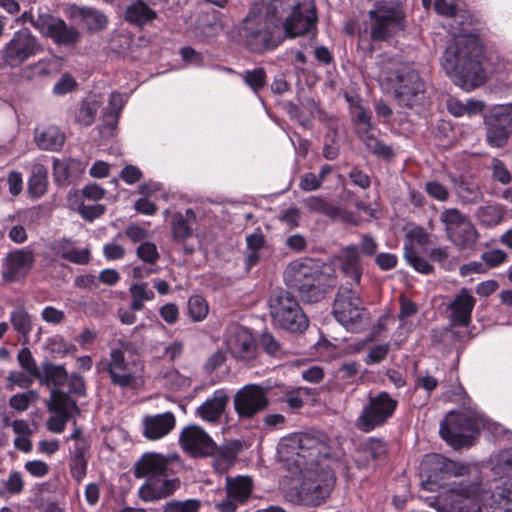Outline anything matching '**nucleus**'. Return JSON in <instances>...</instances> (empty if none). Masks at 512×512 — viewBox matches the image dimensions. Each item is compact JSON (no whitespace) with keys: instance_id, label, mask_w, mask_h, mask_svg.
I'll list each match as a JSON object with an SVG mask.
<instances>
[{"instance_id":"23","label":"nucleus","mask_w":512,"mask_h":512,"mask_svg":"<svg viewBox=\"0 0 512 512\" xmlns=\"http://www.w3.org/2000/svg\"><path fill=\"white\" fill-rule=\"evenodd\" d=\"M476 300L469 294L468 289L462 288L448 305V310L451 311L450 324L451 326L467 327L471 323V314L474 309Z\"/></svg>"},{"instance_id":"47","label":"nucleus","mask_w":512,"mask_h":512,"mask_svg":"<svg viewBox=\"0 0 512 512\" xmlns=\"http://www.w3.org/2000/svg\"><path fill=\"white\" fill-rule=\"evenodd\" d=\"M404 258L417 272L430 274L434 268L411 247L410 243H404Z\"/></svg>"},{"instance_id":"12","label":"nucleus","mask_w":512,"mask_h":512,"mask_svg":"<svg viewBox=\"0 0 512 512\" xmlns=\"http://www.w3.org/2000/svg\"><path fill=\"white\" fill-rule=\"evenodd\" d=\"M478 431L479 423L475 416L450 411L441 421L439 433L453 448H461L471 445L472 434Z\"/></svg>"},{"instance_id":"6","label":"nucleus","mask_w":512,"mask_h":512,"mask_svg":"<svg viewBox=\"0 0 512 512\" xmlns=\"http://www.w3.org/2000/svg\"><path fill=\"white\" fill-rule=\"evenodd\" d=\"M271 316L274 322L292 333H302L309 325V321L294 294L288 289L275 288L269 298Z\"/></svg>"},{"instance_id":"14","label":"nucleus","mask_w":512,"mask_h":512,"mask_svg":"<svg viewBox=\"0 0 512 512\" xmlns=\"http://www.w3.org/2000/svg\"><path fill=\"white\" fill-rule=\"evenodd\" d=\"M486 140L490 146L501 148L512 134V103L494 106L485 115Z\"/></svg>"},{"instance_id":"18","label":"nucleus","mask_w":512,"mask_h":512,"mask_svg":"<svg viewBox=\"0 0 512 512\" xmlns=\"http://www.w3.org/2000/svg\"><path fill=\"white\" fill-rule=\"evenodd\" d=\"M65 15L74 21L83 23L89 33H98L108 26V17L100 10L89 7L70 4L65 9Z\"/></svg>"},{"instance_id":"25","label":"nucleus","mask_w":512,"mask_h":512,"mask_svg":"<svg viewBox=\"0 0 512 512\" xmlns=\"http://www.w3.org/2000/svg\"><path fill=\"white\" fill-rule=\"evenodd\" d=\"M59 68V58L56 55L43 57L35 62L29 63L20 69L19 77L24 81H33L38 78L50 76L57 72Z\"/></svg>"},{"instance_id":"39","label":"nucleus","mask_w":512,"mask_h":512,"mask_svg":"<svg viewBox=\"0 0 512 512\" xmlns=\"http://www.w3.org/2000/svg\"><path fill=\"white\" fill-rule=\"evenodd\" d=\"M101 105V101L96 95H89L84 99L75 114V122L80 126H90L95 120L96 113Z\"/></svg>"},{"instance_id":"20","label":"nucleus","mask_w":512,"mask_h":512,"mask_svg":"<svg viewBox=\"0 0 512 512\" xmlns=\"http://www.w3.org/2000/svg\"><path fill=\"white\" fill-rule=\"evenodd\" d=\"M134 476L155 481L169 475V460L158 453H145L134 464Z\"/></svg>"},{"instance_id":"4","label":"nucleus","mask_w":512,"mask_h":512,"mask_svg":"<svg viewBox=\"0 0 512 512\" xmlns=\"http://www.w3.org/2000/svg\"><path fill=\"white\" fill-rule=\"evenodd\" d=\"M378 80L393 90L401 107L420 113L429 103L425 81L414 68L404 67L392 72L382 69Z\"/></svg>"},{"instance_id":"40","label":"nucleus","mask_w":512,"mask_h":512,"mask_svg":"<svg viewBox=\"0 0 512 512\" xmlns=\"http://www.w3.org/2000/svg\"><path fill=\"white\" fill-rule=\"evenodd\" d=\"M35 140L39 148L55 151L63 145L64 135L56 127H48L37 133Z\"/></svg>"},{"instance_id":"36","label":"nucleus","mask_w":512,"mask_h":512,"mask_svg":"<svg viewBox=\"0 0 512 512\" xmlns=\"http://www.w3.org/2000/svg\"><path fill=\"white\" fill-rule=\"evenodd\" d=\"M230 351L234 358L250 362L257 356V344L249 335H238L231 343Z\"/></svg>"},{"instance_id":"3","label":"nucleus","mask_w":512,"mask_h":512,"mask_svg":"<svg viewBox=\"0 0 512 512\" xmlns=\"http://www.w3.org/2000/svg\"><path fill=\"white\" fill-rule=\"evenodd\" d=\"M284 282L305 303H317L337 284L336 277L320 271L308 261H292L284 271Z\"/></svg>"},{"instance_id":"27","label":"nucleus","mask_w":512,"mask_h":512,"mask_svg":"<svg viewBox=\"0 0 512 512\" xmlns=\"http://www.w3.org/2000/svg\"><path fill=\"white\" fill-rule=\"evenodd\" d=\"M144 435L148 439H158L168 434L175 426V417L171 412L147 416L143 420Z\"/></svg>"},{"instance_id":"58","label":"nucleus","mask_w":512,"mask_h":512,"mask_svg":"<svg viewBox=\"0 0 512 512\" xmlns=\"http://www.w3.org/2000/svg\"><path fill=\"white\" fill-rule=\"evenodd\" d=\"M77 161L73 159L69 160H58L53 161V171L55 181L58 183L66 182L70 177V168L76 165Z\"/></svg>"},{"instance_id":"44","label":"nucleus","mask_w":512,"mask_h":512,"mask_svg":"<svg viewBox=\"0 0 512 512\" xmlns=\"http://www.w3.org/2000/svg\"><path fill=\"white\" fill-rule=\"evenodd\" d=\"M88 456L84 446H77L70 460V471L72 477L79 483L86 476Z\"/></svg>"},{"instance_id":"10","label":"nucleus","mask_w":512,"mask_h":512,"mask_svg":"<svg viewBox=\"0 0 512 512\" xmlns=\"http://www.w3.org/2000/svg\"><path fill=\"white\" fill-rule=\"evenodd\" d=\"M303 470V479L298 490L299 500L307 506H318L331 494L335 476L331 470L321 466L303 468Z\"/></svg>"},{"instance_id":"24","label":"nucleus","mask_w":512,"mask_h":512,"mask_svg":"<svg viewBox=\"0 0 512 512\" xmlns=\"http://www.w3.org/2000/svg\"><path fill=\"white\" fill-rule=\"evenodd\" d=\"M164 479L161 481V478L156 479L155 481L149 480L146 481L138 491V496L145 502L156 501L160 499H165L174 494V492L179 489L181 482L179 478Z\"/></svg>"},{"instance_id":"2","label":"nucleus","mask_w":512,"mask_h":512,"mask_svg":"<svg viewBox=\"0 0 512 512\" xmlns=\"http://www.w3.org/2000/svg\"><path fill=\"white\" fill-rule=\"evenodd\" d=\"M236 30L239 43L257 54L274 50L282 41L276 19L263 5L252 6Z\"/></svg>"},{"instance_id":"28","label":"nucleus","mask_w":512,"mask_h":512,"mask_svg":"<svg viewBox=\"0 0 512 512\" xmlns=\"http://www.w3.org/2000/svg\"><path fill=\"white\" fill-rule=\"evenodd\" d=\"M445 512H481L479 496L470 490H451Z\"/></svg>"},{"instance_id":"48","label":"nucleus","mask_w":512,"mask_h":512,"mask_svg":"<svg viewBox=\"0 0 512 512\" xmlns=\"http://www.w3.org/2000/svg\"><path fill=\"white\" fill-rule=\"evenodd\" d=\"M360 139L367 149L377 157L386 160L393 157L392 148L377 139L371 132L368 135L362 136Z\"/></svg>"},{"instance_id":"22","label":"nucleus","mask_w":512,"mask_h":512,"mask_svg":"<svg viewBox=\"0 0 512 512\" xmlns=\"http://www.w3.org/2000/svg\"><path fill=\"white\" fill-rule=\"evenodd\" d=\"M35 262L34 253L29 249H19L10 252L6 258V266L3 271V279L13 282L19 277H24L32 269Z\"/></svg>"},{"instance_id":"49","label":"nucleus","mask_w":512,"mask_h":512,"mask_svg":"<svg viewBox=\"0 0 512 512\" xmlns=\"http://www.w3.org/2000/svg\"><path fill=\"white\" fill-rule=\"evenodd\" d=\"M241 77L244 83L258 96L259 91L266 85V72L263 68L245 70Z\"/></svg>"},{"instance_id":"57","label":"nucleus","mask_w":512,"mask_h":512,"mask_svg":"<svg viewBox=\"0 0 512 512\" xmlns=\"http://www.w3.org/2000/svg\"><path fill=\"white\" fill-rule=\"evenodd\" d=\"M137 256L148 264H155L160 258L157 247L149 241L142 242L136 249Z\"/></svg>"},{"instance_id":"54","label":"nucleus","mask_w":512,"mask_h":512,"mask_svg":"<svg viewBox=\"0 0 512 512\" xmlns=\"http://www.w3.org/2000/svg\"><path fill=\"white\" fill-rule=\"evenodd\" d=\"M38 393L35 390H28L24 393H18L13 395L9 399V406L16 411H25L28 409L30 403L36 401Z\"/></svg>"},{"instance_id":"26","label":"nucleus","mask_w":512,"mask_h":512,"mask_svg":"<svg viewBox=\"0 0 512 512\" xmlns=\"http://www.w3.org/2000/svg\"><path fill=\"white\" fill-rule=\"evenodd\" d=\"M127 101L119 92H112L109 96L108 105L103 112V123L100 132L103 135L112 136L118 125L120 113Z\"/></svg>"},{"instance_id":"33","label":"nucleus","mask_w":512,"mask_h":512,"mask_svg":"<svg viewBox=\"0 0 512 512\" xmlns=\"http://www.w3.org/2000/svg\"><path fill=\"white\" fill-rule=\"evenodd\" d=\"M10 323L19 335L22 345L29 344V335L33 329V320L31 314L23 305L17 306L10 315Z\"/></svg>"},{"instance_id":"8","label":"nucleus","mask_w":512,"mask_h":512,"mask_svg":"<svg viewBox=\"0 0 512 512\" xmlns=\"http://www.w3.org/2000/svg\"><path fill=\"white\" fill-rule=\"evenodd\" d=\"M370 34L375 41L385 40L404 28L402 0H378L369 11Z\"/></svg>"},{"instance_id":"61","label":"nucleus","mask_w":512,"mask_h":512,"mask_svg":"<svg viewBox=\"0 0 512 512\" xmlns=\"http://www.w3.org/2000/svg\"><path fill=\"white\" fill-rule=\"evenodd\" d=\"M430 237L431 235L422 226H415L407 233L405 243H410L411 247L413 243L425 246L431 242Z\"/></svg>"},{"instance_id":"51","label":"nucleus","mask_w":512,"mask_h":512,"mask_svg":"<svg viewBox=\"0 0 512 512\" xmlns=\"http://www.w3.org/2000/svg\"><path fill=\"white\" fill-rule=\"evenodd\" d=\"M242 448L243 443L240 440L228 441L223 446H218L216 444V451L213 456H216L228 464H231L235 460L237 454L242 450Z\"/></svg>"},{"instance_id":"41","label":"nucleus","mask_w":512,"mask_h":512,"mask_svg":"<svg viewBox=\"0 0 512 512\" xmlns=\"http://www.w3.org/2000/svg\"><path fill=\"white\" fill-rule=\"evenodd\" d=\"M48 411L73 410V413L80 414V408L70 395L59 389H52L50 399L47 403Z\"/></svg>"},{"instance_id":"1","label":"nucleus","mask_w":512,"mask_h":512,"mask_svg":"<svg viewBox=\"0 0 512 512\" xmlns=\"http://www.w3.org/2000/svg\"><path fill=\"white\" fill-rule=\"evenodd\" d=\"M483 58L481 40L475 34H460L447 45L441 66L457 86L469 91L485 82Z\"/></svg>"},{"instance_id":"19","label":"nucleus","mask_w":512,"mask_h":512,"mask_svg":"<svg viewBox=\"0 0 512 512\" xmlns=\"http://www.w3.org/2000/svg\"><path fill=\"white\" fill-rule=\"evenodd\" d=\"M121 349H113L110 354V362L107 371L111 382L121 388H133L137 378L129 368L124 358L123 348L128 346L127 342L120 341Z\"/></svg>"},{"instance_id":"15","label":"nucleus","mask_w":512,"mask_h":512,"mask_svg":"<svg viewBox=\"0 0 512 512\" xmlns=\"http://www.w3.org/2000/svg\"><path fill=\"white\" fill-rule=\"evenodd\" d=\"M35 29L59 46H74L80 39V32L77 28L69 26L63 19L49 13L37 15Z\"/></svg>"},{"instance_id":"21","label":"nucleus","mask_w":512,"mask_h":512,"mask_svg":"<svg viewBox=\"0 0 512 512\" xmlns=\"http://www.w3.org/2000/svg\"><path fill=\"white\" fill-rule=\"evenodd\" d=\"M424 465L429 470L428 481H437L450 476H464L469 472L467 465L455 462L439 454L427 455Z\"/></svg>"},{"instance_id":"30","label":"nucleus","mask_w":512,"mask_h":512,"mask_svg":"<svg viewBox=\"0 0 512 512\" xmlns=\"http://www.w3.org/2000/svg\"><path fill=\"white\" fill-rule=\"evenodd\" d=\"M228 403V396L223 390H218L213 397L207 399L197 408V414L204 420L209 422H217Z\"/></svg>"},{"instance_id":"55","label":"nucleus","mask_w":512,"mask_h":512,"mask_svg":"<svg viewBox=\"0 0 512 512\" xmlns=\"http://www.w3.org/2000/svg\"><path fill=\"white\" fill-rule=\"evenodd\" d=\"M17 359L19 362V365L32 377H39V369L40 367L37 366L35 359L33 358V355L29 348L24 347L22 348L18 355Z\"/></svg>"},{"instance_id":"35","label":"nucleus","mask_w":512,"mask_h":512,"mask_svg":"<svg viewBox=\"0 0 512 512\" xmlns=\"http://www.w3.org/2000/svg\"><path fill=\"white\" fill-rule=\"evenodd\" d=\"M226 491L227 498L244 503L252 493V480L248 476L227 477Z\"/></svg>"},{"instance_id":"52","label":"nucleus","mask_w":512,"mask_h":512,"mask_svg":"<svg viewBox=\"0 0 512 512\" xmlns=\"http://www.w3.org/2000/svg\"><path fill=\"white\" fill-rule=\"evenodd\" d=\"M72 209L78 211L82 218L86 221L92 222L105 212V206L101 204L86 205L79 200L74 199V206Z\"/></svg>"},{"instance_id":"56","label":"nucleus","mask_w":512,"mask_h":512,"mask_svg":"<svg viewBox=\"0 0 512 512\" xmlns=\"http://www.w3.org/2000/svg\"><path fill=\"white\" fill-rule=\"evenodd\" d=\"M455 190L459 197L465 202H476L480 198L478 188L462 179L455 181Z\"/></svg>"},{"instance_id":"32","label":"nucleus","mask_w":512,"mask_h":512,"mask_svg":"<svg viewBox=\"0 0 512 512\" xmlns=\"http://www.w3.org/2000/svg\"><path fill=\"white\" fill-rule=\"evenodd\" d=\"M171 215L170 224H191L211 221V211L206 205H195L183 211H167Z\"/></svg>"},{"instance_id":"53","label":"nucleus","mask_w":512,"mask_h":512,"mask_svg":"<svg viewBox=\"0 0 512 512\" xmlns=\"http://www.w3.org/2000/svg\"><path fill=\"white\" fill-rule=\"evenodd\" d=\"M200 507L201 502L197 499L172 500L163 506V512H198Z\"/></svg>"},{"instance_id":"9","label":"nucleus","mask_w":512,"mask_h":512,"mask_svg":"<svg viewBox=\"0 0 512 512\" xmlns=\"http://www.w3.org/2000/svg\"><path fill=\"white\" fill-rule=\"evenodd\" d=\"M333 313L338 322L352 332L368 326L370 317L358 293L348 286H340L333 304Z\"/></svg>"},{"instance_id":"17","label":"nucleus","mask_w":512,"mask_h":512,"mask_svg":"<svg viewBox=\"0 0 512 512\" xmlns=\"http://www.w3.org/2000/svg\"><path fill=\"white\" fill-rule=\"evenodd\" d=\"M180 443L193 457H208L215 454L216 443L199 426L193 425L182 430Z\"/></svg>"},{"instance_id":"38","label":"nucleus","mask_w":512,"mask_h":512,"mask_svg":"<svg viewBox=\"0 0 512 512\" xmlns=\"http://www.w3.org/2000/svg\"><path fill=\"white\" fill-rule=\"evenodd\" d=\"M446 231L453 243L463 249L470 248L478 237L475 226H446Z\"/></svg>"},{"instance_id":"50","label":"nucleus","mask_w":512,"mask_h":512,"mask_svg":"<svg viewBox=\"0 0 512 512\" xmlns=\"http://www.w3.org/2000/svg\"><path fill=\"white\" fill-rule=\"evenodd\" d=\"M187 309L188 315L195 322L202 321L209 311L206 300L200 295H193L189 298Z\"/></svg>"},{"instance_id":"62","label":"nucleus","mask_w":512,"mask_h":512,"mask_svg":"<svg viewBox=\"0 0 512 512\" xmlns=\"http://www.w3.org/2000/svg\"><path fill=\"white\" fill-rule=\"evenodd\" d=\"M77 83L74 77L70 74H64L61 78L54 84L53 94L57 96L66 95L74 90Z\"/></svg>"},{"instance_id":"46","label":"nucleus","mask_w":512,"mask_h":512,"mask_svg":"<svg viewBox=\"0 0 512 512\" xmlns=\"http://www.w3.org/2000/svg\"><path fill=\"white\" fill-rule=\"evenodd\" d=\"M361 453L366 460H381L387 453L386 443L379 438H369L361 445Z\"/></svg>"},{"instance_id":"63","label":"nucleus","mask_w":512,"mask_h":512,"mask_svg":"<svg viewBox=\"0 0 512 512\" xmlns=\"http://www.w3.org/2000/svg\"><path fill=\"white\" fill-rule=\"evenodd\" d=\"M425 191L431 198L440 202L446 201L449 197L448 189L438 181H428L425 184Z\"/></svg>"},{"instance_id":"31","label":"nucleus","mask_w":512,"mask_h":512,"mask_svg":"<svg viewBox=\"0 0 512 512\" xmlns=\"http://www.w3.org/2000/svg\"><path fill=\"white\" fill-rule=\"evenodd\" d=\"M490 512H512V482L496 486L487 501Z\"/></svg>"},{"instance_id":"59","label":"nucleus","mask_w":512,"mask_h":512,"mask_svg":"<svg viewBox=\"0 0 512 512\" xmlns=\"http://www.w3.org/2000/svg\"><path fill=\"white\" fill-rule=\"evenodd\" d=\"M259 344L261 348L271 356L276 357L281 353L280 343L278 342V340L275 339V337L271 333L267 331L261 334Z\"/></svg>"},{"instance_id":"16","label":"nucleus","mask_w":512,"mask_h":512,"mask_svg":"<svg viewBox=\"0 0 512 512\" xmlns=\"http://www.w3.org/2000/svg\"><path fill=\"white\" fill-rule=\"evenodd\" d=\"M233 404L240 419H251L268 407L269 399L263 387L249 384L237 391Z\"/></svg>"},{"instance_id":"34","label":"nucleus","mask_w":512,"mask_h":512,"mask_svg":"<svg viewBox=\"0 0 512 512\" xmlns=\"http://www.w3.org/2000/svg\"><path fill=\"white\" fill-rule=\"evenodd\" d=\"M341 269L347 277L353 280L354 283H360L362 268L357 246L350 245L343 250Z\"/></svg>"},{"instance_id":"43","label":"nucleus","mask_w":512,"mask_h":512,"mask_svg":"<svg viewBox=\"0 0 512 512\" xmlns=\"http://www.w3.org/2000/svg\"><path fill=\"white\" fill-rule=\"evenodd\" d=\"M47 169L41 164L32 167V174L28 180L29 193L36 198L44 195L47 189Z\"/></svg>"},{"instance_id":"37","label":"nucleus","mask_w":512,"mask_h":512,"mask_svg":"<svg viewBox=\"0 0 512 512\" xmlns=\"http://www.w3.org/2000/svg\"><path fill=\"white\" fill-rule=\"evenodd\" d=\"M156 17L153 11L145 2L137 0L126 8L125 19L138 26L152 21Z\"/></svg>"},{"instance_id":"42","label":"nucleus","mask_w":512,"mask_h":512,"mask_svg":"<svg viewBox=\"0 0 512 512\" xmlns=\"http://www.w3.org/2000/svg\"><path fill=\"white\" fill-rule=\"evenodd\" d=\"M351 116L359 138L368 135L372 131V115L368 109L361 105H351Z\"/></svg>"},{"instance_id":"11","label":"nucleus","mask_w":512,"mask_h":512,"mask_svg":"<svg viewBox=\"0 0 512 512\" xmlns=\"http://www.w3.org/2000/svg\"><path fill=\"white\" fill-rule=\"evenodd\" d=\"M42 51L43 46L37 36L28 28H22L15 31L11 39L4 45L1 58L6 66L18 68Z\"/></svg>"},{"instance_id":"13","label":"nucleus","mask_w":512,"mask_h":512,"mask_svg":"<svg viewBox=\"0 0 512 512\" xmlns=\"http://www.w3.org/2000/svg\"><path fill=\"white\" fill-rule=\"evenodd\" d=\"M397 400L387 392H380L375 396H369L367 404L359 415L356 426L362 432H371L377 427L383 426L392 417L396 408Z\"/></svg>"},{"instance_id":"5","label":"nucleus","mask_w":512,"mask_h":512,"mask_svg":"<svg viewBox=\"0 0 512 512\" xmlns=\"http://www.w3.org/2000/svg\"><path fill=\"white\" fill-rule=\"evenodd\" d=\"M287 6L288 4H280L279 1L273 3L270 13L276 19L277 25L279 26V22L283 21L285 35L289 38L307 35L308 41L301 43V46L312 47L317 34V17L314 7L302 0H298L295 7Z\"/></svg>"},{"instance_id":"64","label":"nucleus","mask_w":512,"mask_h":512,"mask_svg":"<svg viewBox=\"0 0 512 512\" xmlns=\"http://www.w3.org/2000/svg\"><path fill=\"white\" fill-rule=\"evenodd\" d=\"M119 176L126 184L134 185L143 178V172L137 166L128 164L122 168Z\"/></svg>"},{"instance_id":"60","label":"nucleus","mask_w":512,"mask_h":512,"mask_svg":"<svg viewBox=\"0 0 512 512\" xmlns=\"http://www.w3.org/2000/svg\"><path fill=\"white\" fill-rule=\"evenodd\" d=\"M305 206L318 213L332 215L334 207L321 197L311 196L304 201Z\"/></svg>"},{"instance_id":"7","label":"nucleus","mask_w":512,"mask_h":512,"mask_svg":"<svg viewBox=\"0 0 512 512\" xmlns=\"http://www.w3.org/2000/svg\"><path fill=\"white\" fill-rule=\"evenodd\" d=\"M279 446L282 452L297 455V463L303 468L321 466V460L327 459L330 455V447L326 442L308 433L292 434L284 438Z\"/></svg>"},{"instance_id":"29","label":"nucleus","mask_w":512,"mask_h":512,"mask_svg":"<svg viewBox=\"0 0 512 512\" xmlns=\"http://www.w3.org/2000/svg\"><path fill=\"white\" fill-rule=\"evenodd\" d=\"M41 385L53 386L54 389H59L64 386L68 381V372L64 365H58L51 361H44L41 363L39 369V377H35Z\"/></svg>"},{"instance_id":"45","label":"nucleus","mask_w":512,"mask_h":512,"mask_svg":"<svg viewBox=\"0 0 512 512\" xmlns=\"http://www.w3.org/2000/svg\"><path fill=\"white\" fill-rule=\"evenodd\" d=\"M105 196V190L96 183H91L82 188V190H72L68 193V203L74 206V199L80 200L81 197L91 200L99 201Z\"/></svg>"}]
</instances>
